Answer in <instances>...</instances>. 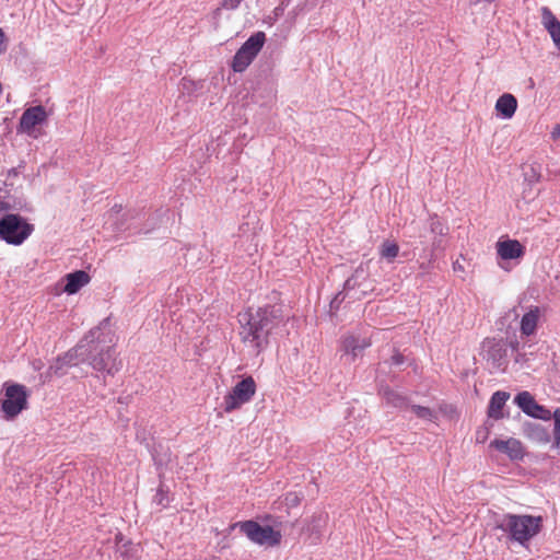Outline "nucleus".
Listing matches in <instances>:
<instances>
[{"mask_svg":"<svg viewBox=\"0 0 560 560\" xmlns=\"http://www.w3.org/2000/svg\"><path fill=\"white\" fill-rule=\"evenodd\" d=\"M108 324V318L104 319L98 326L90 329L75 347L58 357L56 362L50 365L54 374L62 376L66 366L80 363H86L97 372H105L108 375L116 374L122 364L120 360H117L115 336L110 329H106Z\"/></svg>","mask_w":560,"mask_h":560,"instance_id":"obj_1","label":"nucleus"},{"mask_svg":"<svg viewBox=\"0 0 560 560\" xmlns=\"http://www.w3.org/2000/svg\"><path fill=\"white\" fill-rule=\"evenodd\" d=\"M284 317L281 304H267L256 310L248 307L246 311L240 312L237 320L242 342L249 347L256 355L260 354L268 348L272 330L283 322Z\"/></svg>","mask_w":560,"mask_h":560,"instance_id":"obj_2","label":"nucleus"},{"mask_svg":"<svg viewBox=\"0 0 560 560\" xmlns=\"http://www.w3.org/2000/svg\"><path fill=\"white\" fill-rule=\"evenodd\" d=\"M497 528L508 533L511 540L524 545L541 530L542 517L505 514L501 522L498 523Z\"/></svg>","mask_w":560,"mask_h":560,"instance_id":"obj_3","label":"nucleus"},{"mask_svg":"<svg viewBox=\"0 0 560 560\" xmlns=\"http://www.w3.org/2000/svg\"><path fill=\"white\" fill-rule=\"evenodd\" d=\"M34 225L16 213L4 214L0 219V240L7 244L22 245L34 232Z\"/></svg>","mask_w":560,"mask_h":560,"instance_id":"obj_4","label":"nucleus"},{"mask_svg":"<svg viewBox=\"0 0 560 560\" xmlns=\"http://www.w3.org/2000/svg\"><path fill=\"white\" fill-rule=\"evenodd\" d=\"M233 527H238L250 541L260 546L275 547L280 545L282 539L281 532L275 529L272 525L262 526L254 520L235 523Z\"/></svg>","mask_w":560,"mask_h":560,"instance_id":"obj_5","label":"nucleus"},{"mask_svg":"<svg viewBox=\"0 0 560 560\" xmlns=\"http://www.w3.org/2000/svg\"><path fill=\"white\" fill-rule=\"evenodd\" d=\"M4 397L1 399V410L7 420L14 419L27 408L28 390L24 385L4 383Z\"/></svg>","mask_w":560,"mask_h":560,"instance_id":"obj_6","label":"nucleus"},{"mask_svg":"<svg viewBox=\"0 0 560 560\" xmlns=\"http://www.w3.org/2000/svg\"><path fill=\"white\" fill-rule=\"evenodd\" d=\"M266 42L264 32L254 33L236 51L232 60V69L243 72L253 62Z\"/></svg>","mask_w":560,"mask_h":560,"instance_id":"obj_7","label":"nucleus"},{"mask_svg":"<svg viewBox=\"0 0 560 560\" xmlns=\"http://www.w3.org/2000/svg\"><path fill=\"white\" fill-rule=\"evenodd\" d=\"M256 393V383L252 376H247L235 384L232 392L224 396L223 409L231 412L248 402Z\"/></svg>","mask_w":560,"mask_h":560,"instance_id":"obj_8","label":"nucleus"},{"mask_svg":"<svg viewBox=\"0 0 560 560\" xmlns=\"http://www.w3.org/2000/svg\"><path fill=\"white\" fill-rule=\"evenodd\" d=\"M483 358L493 369L505 370L508 366V347L503 338H487L482 342Z\"/></svg>","mask_w":560,"mask_h":560,"instance_id":"obj_9","label":"nucleus"},{"mask_svg":"<svg viewBox=\"0 0 560 560\" xmlns=\"http://www.w3.org/2000/svg\"><path fill=\"white\" fill-rule=\"evenodd\" d=\"M514 402L528 417L545 421L551 419V411L545 406L539 405L529 392L524 390L518 393L514 397Z\"/></svg>","mask_w":560,"mask_h":560,"instance_id":"obj_10","label":"nucleus"},{"mask_svg":"<svg viewBox=\"0 0 560 560\" xmlns=\"http://www.w3.org/2000/svg\"><path fill=\"white\" fill-rule=\"evenodd\" d=\"M48 113L43 105L27 107L20 117L18 131L32 135L35 128L46 122Z\"/></svg>","mask_w":560,"mask_h":560,"instance_id":"obj_11","label":"nucleus"},{"mask_svg":"<svg viewBox=\"0 0 560 560\" xmlns=\"http://www.w3.org/2000/svg\"><path fill=\"white\" fill-rule=\"evenodd\" d=\"M490 447L505 454L511 460H522L525 456V450L522 442L514 438L508 440L494 439L490 442Z\"/></svg>","mask_w":560,"mask_h":560,"instance_id":"obj_12","label":"nucleus"},{"mask_svg":"<svg viewBox=\"0 0 560 560\" xmlns=\"http://www.w3.org/2000/svg\"><path fill=\"white\" fill-rule=\"evenodd\" d=\"M498 256L503 260L522 258L525 255V246L517 240H504L497 243Z\"/></svg>","mask_w":560,"mask_h":560,"instance_id":"obj_13","label":"nucleus"},{"mask_svg":"<svg viewBox=\"0 0 560 560\" xmlns=\"http://www.w3.org/2000/svg\"><path fill=\"white\" fill-rule=\"evenodd\" d=\"M522 433L525 438L538 444H547L550 442L548 429L540 423L525 421L522 425Z\"/></svg>","mask_w":560,"mask_h":560,"instance_id":"obj_14","label":"nucleus"},{"mask_svg":"<svg viewBox=\"0 0 560 560\" xmlns=\"http://www.w3.org/2000/svg\"><path fill=\"white\" fill-rule=\"evenodd\" d=\"M541 24L552 38L553 44L560 50V21L548 7L540 9Z\"/></svg>","mask_w":560,"mask_h":560,"instance_id":"obj_15","label":"nucleus"},{"mask_svg":"<svg viewBox=\"0 0 560 560\" xmlns=\"http://www.w3.org/2000/svg\"><path fill=\"white\" fill-rule=\"evenodd\" d=\"M368 279V272L366 270L363 268L362 265H360L355 270L354 272L352 273L351 277H349L345 284H343V290L342 292L345 294H348L350 291L352 290H355V289H361V293L362 294H366L368 291H372L373 289L370 288L369 285H365V281Z\"/></svg>","mask_w":560,"mask_h":560,"instance_id":"obj_16","label":"nucleus"},{"mask_svg":"<svg viewBox=\"0 0 560 560\" xmlns=\"http://www.w3.org/2000/svg\"><path fill=\"white\" fill-rule=\"evenodd\" d=\"M371 346L370 338L349 335L342 340V349L353 359L363 354V351Z\"/></svg>","mask_w":560,"mask_h":560,"instance_id":"obj_17","label":"nucleus"},{"mask_svg":"<svg viewBox=\"0 0 560 560\" xmlns=\"http://www.w3.org/2000/svg\"><path fill=\"white\" fill-rule=\"evenodd\" d=\"M90 281V276L84 270H75L66 276V284L63 291L68 294H74L81 290Z\"/></svg>","mask_w":560,"mask_h":560,"instance_id":"obj_18","label":"nucleus"},{"mask_svg":"<svg viewBox=\"0 0 560 560\" xmlns=\"http://www.w3.org/2000/svg\"><path fill=\"white\" fill-rule=\"evenodd\" d=\"M510 398V394L503 390L495 392L490 399L487 415L489 418L499 420L503 418V407L506 400Z\"/></svg>","mask_w":560,"mask_h":560,"instance_id":"obj_19","label":"nucleus"},{"mask_svg":"<svg viewBox=\"0 0 560 560\" xmlns=\"http://www.w3.org/2000/svg\"><path fill=\"white\" fill-rule=\"evenodd\" d=\"M517 108V100L510 93L501 95L495 103V110L503 118H511Z\"/></svg>","mask_w":560,"mask_h":560,"instance_id":"obj_20","label":"nucleus"},{"mask_svg":"<svg viewBox=\"0 0 560 560\" xmlns=\"http://www.w3.org/2000/svg\"><path fill=\"white\" fill-rule=\"evenodd\" d=\"M539 316L540 308L538 306H532L521 319V334L524 336L533 335L536 331Z\"/></svg>","mask_w":560,"mask_h":560,"instance_id":"obj_21","label":"nucleus"},{"mask_svg":"<svg viewBox=\"0 0 560 560\" xmlns=\"http://www.w3.org/2000/svg\"><path fill=\"white\" fill-rule=\"evenodd\" d=\"M378 394L386 400L387 405L395 408H405L408 406V398L388 385H381Z\"/></svg>","mask_w":560,"mask_h":560,"instance_id":"obj_22","label":"nucleus"},{"mask_svg":"<svg viewBox=\"0 0 560 560\" xmlns=\"http://www.w3.org/2000/svg\"><path fill=\"white\" fill-rule=\"evenodd\" d=\"M2 202L10 206H15V208H10V210H21L25 206L24 199L10 195L9 190L7 189V184H3V187H0V203Z\"/></svg>","mask_w":560,"mask_h":560,"instance_id":"obj_23","label":"nucleus"},{"mask_svg":"<svg viewBox=\"0 0 560 560\" xmlns=\"http://www.w3.org/2000/svg\"><path fill=\"white\" fill-rule=\"evenodd\" d=\"M412 412L420 419L428 420L434 422L438 419V413L430 409L429 407H423L419 405L410 406Z\"/></svg>","mask_w":560,"mask_h":560,"instance_id":"obj_24","label":"nucleus"},{"mask_svg":"<svg viewBox=\"0 0 560 560\" xmlns=\"http://www.w3.org/2000/svg\"><path fill=\"white\" fill-rule=\"evenodd\" d=\"M398 253L399 246L396 243L386 241L381 245V257L387 259L388 261H392L394 258H396Z\"/></svg>","mask_w":560,"mask_h":560,"instance_id":"obj_25","label":"nucleus"},{"mask_svg":"<svg viewBox=\"0 0 560 560\" xmlns=\"http://www.w3.org/2000/svg\"><path fill=\"white\" fill-rule=\"evenodd\" d=\"M171 500L168 497V489L164 488V486L161 483L152 499V503L162 509H165L168 506Z\"/></svg>","mask_w":560,"mask_h":560,"instance_id":"obj_26","label":"nucleus"},{"mask_svg":"<svg viewBox=\"0 0 560 560\" xmlns=\"http://www.w3.org/2000/svg\"><path fill=\"white\" fill-rule=\"evenodd\" d=\"M430 231L439 236H444L448 233V226L442 223L438 215L434 214L430 218Z\"/></svg>","mask_w":560,"mask_h":560,"instance_id":"obj_27","label":"nucleus"},{"mask_svg":"<svg viewBox=\"0 0 560 560\" xmlns=\"http://www.w3.org/2000/svg\"><path fill=\"white\" fill-rule=\"evenodd\" d=\"M551 418H553V444L556 447L560 448V408H557L553 412H551Z\"/></svg>","mask_w":560,"mask_h":560,"instance_id":"obj_28","label":"nucleus"},{"mask_svg":"<svg viewBox=\"0 0 560 560\" xmlns=\"http://www.w3.org/2000/svg\"><path fill=\"white\" fill-rule=\"evenodd\" d=\"M490 434V427L487 424L480 427L476 431V442L477 443H485Z\"/></svg>","mask_w":560,"mask_h":560,"instance_id":"obj_29","label":"nucleus"},{"mask_svg":"<svg viewBox=\"0 0 560 560\" xmlns=\"http://www.w3.org/2000/svg\"><path fill=\"white\" fill-rule=\"evenodd\" d=\"M131 549H132V542L130 540H126V542H124L121 546L118 545L117 552H119V555L124 559H128L132 556Z\"/></svg>","mask_w":560,"mask_h":560,"instance_id":"obj_30","label":"nucleus"},{"mask_svg":"<svg viewBox=\"0 0 560 560\" xmlns=\"http://www.w3.org/2000/svg\"><path fill=\"white\" fill-rule=\"evenodd\" d=\"M242 0H222L220 7L217 9V11H220L221 9L225 10H234L236 9Z\"/></svg>","mask_w":560,"mask_h":560,"instance_id":"obj_31","label":"nucleus"},{"mask_svg":"<svg viewBox=\"0 0 560 560\" xmlns=\"http://www.w3.org/2000/svg\"><path fill=\"white\" fill-rule=\"evenodd\" d=\"M524 176L526 180L529 182H537L540 177V175L536 172L535 167L529 166L528 170L524 171Z\"/></svg>","mask_w":560,"mask_h":560,"instance_id":"obj_32","label":"nucleus"},{"mask_svg":"<svg viewBox=\"0 0 560 560\" xmlns=\"http://www.w3.org/2000/svg\"><path fill=\"white\" fill-rule=\"evenodd\" d=\"M443 246H442V241L441 238L439 237H434L433 242H432V249H431V253L427 256L428 260L431 261L434 259V252L435 250H439V249H442Z\"/></svg>","mask_w":560,"mask_h":560,"instance_id":"obj_33","label":"nucleus"},{"mask_svg":"<svg viewBox=\"0 0 560 560\" xmlns=\"http://www.w3.org/2000/svg\"><path fill=\"white\" fill-rule=\"evenodd\" d=\"M285 501L289 506H296L300 503L301 498L296 492H290L287 494Z\"/></svg>","mask_w":560,"mask_h":560,"instance_id":"obj_34","label":"nucleus"},{"mask_svg":"<svg viewBox=\"0 0 560 560\" xmlns=\"http://www.w3.org/2000/svg\"><path fill=\"white\" fill-rule=\"evenodd\" d=\"M404 362L405 355L397 351L392 355L389 364L398 366L401 365Z\"/></svg>","mask_w":560,"mask_h":560,"instance_id":"obj_35","label":"nucleus"},{"mask_svg":"<svg viewBox=\"0 0 560 560\" xmlns=\"http://www.w3.org/2000/svg\"><path fill=\"white\" fill-rule=\"evenodd\" d=\"M347 294H345L342 291L339 292L334 300L330 302L331 308H337L338 304L341 303Z\"/></svg>","mask_w":560,"mask_h":560,"instance_id":"obj_36","label":"nucleus"},{"mask_svg":"<svg viewBox=\"0 0 560 560\" xmlns=\"http://www.w3.org/2000/svg\"><path fill=\"white\" fill-rule=\"evenodd\" d=\"M4 39H5L4 32L0 28V54H2L5 50Z\"/></svg>","mask_w":560,"mask_h":560,"instance_id":"obj_37","label":"nucleus"},{"mask_svg":"<svg viewBox=\"0 0 560 560\" xmlns=\"http://www.w3.org/2000/svg\"><path fill=\"white\" fill-rule=\"evenodd\" d=\"M127 539H125V537L118 533L116 535V547L118 548V545L121 546L124 542H126Z\"/></svg>","mask_w":560,"mask_h":560,"instance_id":"obj_38","label":"nucleus"},{"mask_svg":"<svg viewBox=\"0 0 560 560\" xmlns=\"http://www.w3.org/2000/svg\"><path fill=\"white\" fill-rule=\"evenodd\" d=\"M551 136L553 139H560V125H557L552 132H551Z\"/></svg>","mask_w":560,"mask_h":560,"instance_id":"obj_39","label":"nucleus"},{"mask_svg":"<svg viewBox=\"0 0 560 560\" xmlns=\"http://www.w3.org/2000/svg\"><path fill=\"white\" fill-rule=\"evenodd\" d=\"M514 360H515L516 363L525 362L526 361V354L525 353H517L515 355Z\"/></svg>","mask_w":560,"mask_h":560,"instance_id":"obj_40","label":"nucleus"},{"mask_svg":"<svg viewBox=\"0 0 560 560\" xmlns=\"http://www.w3.org/2000/svg\"><path fill=\"white\" fill-rule=\"evenodd\" d=\"M10 208H15V206L14 205L10 206V205L4 203V202L0 203V212L9 211Z\"/></svg>","mask_w":560,"mask_h":560,"instance_id":"obj_41","label":"nucleus"},{"mask_svg":"<svg viewBox=\"0 0 560 560\" xmlns=\"http://www.w3.org/2000/svg\"><path fill=\"white\" fill-rule=\"evenodd\" d=\"M153 459H154V462H155V464H156L158 466H161V465L166 464V460H164L163 458H160V457H159L158 455H155V454L153 455Z\"/></svg>","mask_w":560,"mask_h":560,"instance_id":"obj_42","label":"nucleus"},{"mask_svg":"<svg viewBox=\"0 0 560 560\" xmlns=\"http://www.w3.org/2000/svg\"><path fill=\"white\" fill-rule=\"evenodd\" d=\"M283 10H284V9H283L282 4H281V5H279V7H277V8L275 9V11H273V13H275L276 18L280 16V15L283 13Z\"/></svg>","mask_w":560,"mask_h":560,"instance_id":"obj_43","label":"nucleus"},{"mask_svg":"<svg viewBox=\"0 0 560 560\" xmlns=\"http://www.w3.org/2000/svg\"><path fill=\"white\" fill-rule=\"evenodd\" d=\"M453 269H454V271H463L464 270L463 266L458 261H455L453 264Z\"/></svg>","mask_w":560,"mask_h":560,"instance_id":"obj_44","label":"nucleus"},{"mask_svg":"<svg viewBox=\"0 0 560 560\" xmlns=\"http://www.w3.org/2000/svg\"><path fill=\"white\" fill-rule=\"evenodd\" d=\"M518 345H520V343H518V341H517V340H515V341H511V343H510V346H511L512 350H514V351H517V350H518Z\"/></svg>","mask_w":560,"mask_h":560,"instance_id":"obj_45","label":"nucleus"},{"mask_svg":"<svg viewBox=\"0 0 560 560\" xmlns=\"http://www.w3.org/2000/svg\"><path fill=\"white\" fill-rule=\"evenodd\" d=\"M265 521L273 522V516H271V515H266V516H265Z\"/></svg>","mask_w":560,"mask_h":560,"instance_id":"obj_46","label":"nucleus"},{"mask_svg":"<svg viewBox=\"0 0 560 560\" xmlns=\"http://www.w3.org/2000/svg\"><path fill=\"white\" fill-rule=\"evenodd\" d=\"M16 174H18V172L15 168H12L9 171V175H16Z\"/></svg>","mask_w":560,"mask_h":560,"instance_id":"obj_47","label":"nucleus"}]
</instances>
